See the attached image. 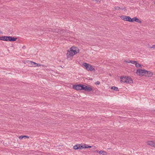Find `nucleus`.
Returning <instances> with one entry per match:
<instances>
[{
	"instance_id": "nucleus-1",
	"label": "nucleus",
	"mask_w": 155,
	"mask_h": 155,
	"mask_svg": "<svg viewBox=\"0 0 155 155\" xmlns=\"http://www.w3.org/2000/svg\"><path fill=\"white\" fill-rule=\"evenodd\" d=\"M79 52V50L76 47H71L70 50H68L67 51V59L69 58L70 57H72L73 55Z\"/></svg>"
},
{
	"instance_id": "nucleus-2",
	"label": "nucleus",
	"mask_w": 155,
	"mask_h": 155,
	"mask_svg": "<svg viewBox=\"0 0 155 155\" xmlns=\"http://www.w3.org/2000/svg\"><path fill=\"white\" fill-rule=\"evenodd\" d=\"M17 39L16 38L9 36H2L0 37V40L6 41H14Z\"/></svg>"
},
{
	"instance_id": "nucleus-3",
	"label": "nucleus",
	"mask_w": 155,
	"mask_h": 155,
	"mask_svg": "<svg viewBox=\"0 0 155 155\" xmlns=\"http://www.w3.org/2000/svg\"><path fill=\"white\" fill-rule=\"evenodd\" d=\"M146 70L144 69H139L137 70V74L140 76H143L145 75Z\"/></svg>"
},
{
	"instance_id": "nucleus-4",
	"label": "nucleus",
	"mask_w": 155,
	"mask_h": 155,
	"mask_svg": "<svg viewBox=\"0 0 155 155\" xmlns=\"http://www.w3.org/2000/svg\"><path fill=\"white\" fill-rule=\"evenodd\" d=\"M120 18L122 19L124 21H128L130 22H132L133 20H132V19H131V18L129 16L123 15L121 16L120 17Z\"/></svg>"
},
{
	"instance_id": "nucleus-5",
	"label": "nucleus",
	"mask_w": 155,
	"mask_h": 155,
	"mask_svg": "<svg viewBox=\"0 0 155 155\" xmlns=\"http://www.w3.org/2000/svg\"><path fill=\"white\" fill-rule=\"evenodd\" d=\"M145 76L148 77H150L153 75V73L150 71L146 70Z\"/></svg>"
},
{
	"instance_id": "nucleus-6",
	"label": "nucleus",
	"mask_w": 155,
	"mask_h": 155,
	"mask_svg": "<svg viewBox=\"0 0 155 155\" xmlns=\"http://www.w3.org/2000/svg\"><path fill=\"white\" fill-rule=\"evenodd\" d=\"M120 82L121 83L127 82L126 77H124V76H121L120 78Z\"/></svg>"
},
{
	"instance_id": "nucleus-7",
	"label": "nucleus",
	"mask_w": 155,
	"mask_h": 155,
	"mask_svg": "<svg viewBox=\"0 0 155 155\" xmlns=\"http://www.w3.org/2000/svg\"><path fill=\"white\" fill-rule=\"evenodd\" d=\"M73 88L77 90H81V84H79L77 85H74L73 86Z\"/></svg>"
},
{
	"instance_id": "nucleus-8",
	"label": "nucleus",
	"mask_w": 155,
	"mask_h": 155,
	"mask_svg": "<svg viewBox=\"0 0 155 155\" xmlns=\"http://www.w3.org/2000/svg\"><path fill=\"white\" fill-rule=\"evenodd\" d=\"M83 65L85 67L86 69L88 71L89 68H90V64L86 63H83Z\"/></svg>"
},
{
	"instance_id": "nucleus-9",
	"label": "nucleus",
	"mask_w": 155,
	"mask_h": 155,
	"mask_svg": "<svg viewBox=\"0 0 155 155\" xmlns=\"http://www.w3.org/2000/svg\"><path fill=\"white\" fill-rule=\"evenodd\" d=\"M126 81L127 82V83H133V80L130 77L129 78L128 77H126Z\"/></svg>"
},
{
	"instance_id": "nucleus-10",
	"label": "nucleus",
	"mask_w": 155,
	"mask_h": 155,
	"mask_svg": "<svg viewBox=\"0 0 155 155\" xmlns=\"http://www.w3.org/2000/svg\"><path fill=\"white\" fill-rule=\"evenodd\" d=\"M131 19L133 20L132 22L135 21L138 23H141V21L137 17H134L133 18H131Z\"/></svg>"
},
{
	"instance_id": "nucleus-11",
	"label": "nucleus",
	"mask_w": 155,
	"mask_h": 155,
	"mask_svg": "<svg viewBox=\"0 0 155 155\" xmlns=\"http://www.w3.org/2000/svg\"><path fill=\"white\" fill-rule=\"evenodd\" d=\"M92 89L91 87H89L85 85V90L84 91H92Z\"/></svg>"
},
{
	"instance_id": "nucleus-12",
	"label": "nucleus",
	"mask_w": 155,
	"mask_h": 155,
	"mask_svg": "<svg viewBox=\"0 0 155 155\" xmlns=\"http://www.w3.org/2000/svg\"><path fill=\"white\" fill-rule=\"evenodd\" d=\"M154 141H148L147 142V144L151 146L152 147H154Z\"/></svg>"
},
{
	"instance_id": "nucleus-13",
	"label": "nucleus",
	"mask_w": 155,
	"mask_h": 155,
	"mask_svg": "<svg viewBox=\"0 0 155 155\" xmlns=\"http://www.w3.org/2000/svg\"><path fill=\"white\" fill-rule=\"evenodd\" d=\"M96 152L97 153H99L100 154H102L103 155H105L107 154L106 152L104 151H103L102 150H101L99 151H98V150H96Z\"/></svg>"
},
{
	"instance_id": "nucleus-14",
	"label": "nucleus",
	"mask_w": 155,
	"mask_h": 155,
	"mask_svg": "<svg viewBox=\"0 0 155 155\" xmlns=\"http://www.w3.org/2000/svg\"><path fill=\"white\" fill-rule=\"evenodd\" d=\"M115 10H119L121 9L122 10H125L126 9L125 7L120 8V7L118 6H115L114 7Z\"/></svg>"
},
{
	"instance_id": "nucleus-15",
	"label": "nucleus",
	"mask_w": 155,
	"mask_h": 155,
	"mask_svg": "<svg viewBox=\"0 0 155 155\" xmlns=\"http://www.w3.org/2000/svg\"><path fill=\"white\" fill-rule=\"evenodd\" d=\"M88 71H95V69L92 66V65H91L90 64V68H89Z\"/></svg>"
},
{
	"instance_id": "nucleus-16",
	"label": "nucleus",
	"mask_w": 155,
	"mask_h": 155,
	"mask_svg": "<svg viewBox=\"0 0 155 155\" xmlns=\"http://www.w3.org/2000/svg\"><path fill=\"white\" fill-rule=\"evenodd\" d=\"M111 89H113L114 90H115L116 91H117L119 90L118 88V87H114V86L112 87L111 88Z\"/></svg>"
},
{
	"instance_id": "nucleus-17",
	"label": "nucleus",
	"mask_w": 155,
	"mask_h": 155,
	"mask_svg": "<svg viewBox=\"0 0 155 155\" xmlns=\"http://www.w3.org/2000/svg\"><path fill=\"white\" fill-rule=\"evenodd\" d=\"M79 144H77V145H76L74 146L73 148L74 150H77L78 149H79Z\"/></svg>"
},
{
	"instance_id": "nucleus-18",
	"label": "nucleus",
	"mask_w": 155,
	"mask_h": 155,
	"mask_svg": "<svg viewBox=\"0 0 155 155\" xmlns=\"http://www.w3.org/2000/svg\"><path fill=\"white\" fill-rule=\"evenodd\" d=\"M85 85L81 84V90H85Z\"/></svg>"
},
{
	"instance_id": "nucleus-19",
	"label": "nucleus",
	"mask_w": 155,
	"mask_h": 155,
	"mask_svg": "<svg viewBox=\"0 0 155 155\" xmlns=\"http://www.w3.org/2000/svg\"><path fill=\"white\" fill-rule=\"evenodd\" d=\"M135 65L136 67L137 68L141 67V65L140 64L137 63V62L136 63Z\"/></svg>"
},
{
	"instance_id": "nucleus-20",
	"label": "nucleus",
	"mask_w": 155,
	"mask_h": 155,
	"mask_svg": "<svg viewBox=\"0 0 155 155\" xmlns=\"http://www.w3.org/2000/svg\"><path fill=\"white\" fill-rule=\"evenodd\" d=\"M27 137V138H29V137H27L26 136H25V135H24V136H20V137H19V138L20 140H21L24 137Z\"/></svg>"
},
{
	"instance_id": "nucleus-21",
	"label": "nucleus",
	"mask_w": 155,
	"mask_h": 155,
	"mask_svg": "<svg viewBox=\"0 0 155 155\" xmlns=\"http://www.w3.org/2000/svg\"><path fill=\"white\" fill-rule=\"evenodd\" d=\"M91 147H92L91 146H89L87 144H85L84 146V147H85V148H91Z\"/></svg>"
},
{
	"instance_id": "nucleus-22",
	"label": "nucleus",
	"mask_w": 155,
	"mask_h": 155,
	"mask_svg": "<svg viewBox=\"0 0 155 155\" xmlns=\"http://www.w3.org/2000/svg\"><path fill=\"white\" fill-rule=\"evenodd\" d=\"M30 63L32 65H35V66L36 65V64H37V63L33 61H30Z\"/></svg>"
},
{
	"instance_id": "nucleus-23",
	"label": "nucleus",
	"mask_w": 155,
	"mask_h": 155,
	"mask_svg": "<svg viewBox=\"0 0 155 155\" xmlns=\"http://www.w3.org/2000/svg\"><path fill=\"white\" fill-rule=\"evenodd\" d=\"M79 149H81L83 148H85V147H84V146H81L80 144H79Z\"/></svg>"
},
{
	"instance_id": "nucleus-24",
	"label": "nucleus",
	"mask_w": 155,
	"mask_h": 155,
	"mask_svg": "<svg viewBox=\"0 0 155 155\" xmlns=\"http://www.w3.org/2000/svg\"><path fill=\"white\" fill-rule=\"evenodd\" d=\"M137 61H130V63L132 64H135Z\"/></svg>"
},
{
	"instance_id": "nucleus-25",
	"label": "nucleus",
	"mask_w": 155,
	"mask_h": 155,
	"mask_svg": "<svg viewBox=\"0 0 155 155\" xmlns=\"http://www.w3.org/2000/svg\"><path fill=\"white\" fill-rule=\"evenodd\" d=\"M100 84V82L99 81H97L95 82V84H96L99 85V84Z\"/></svg>"
},
{
	"instance_id": "nucleus-26",
	"label": "nucleus",
	"mask_w": 155,
	"mask_h": 155,
	"mask_svg": "<svg viewBox=\"0 0 155 155\" xmlns=\"http://www.w3.org/2000/svg\"><path fill=\"white\" fill-rule=\"evenodd\" d=\"M150 48H155V45H153L152 46L150 47Z\"/></svg>"
},
{
	"instance_id": "nucleus-27",
	"label": "nucleus",
	"mask_w": 155,
	"mask_h": 155,
	"mask_svg": "<svg viewBox=\"0 0 155 155\" xmlns=\"http://www.w3.org/2000/svg\"><path fill=\"white\" fill-rule=\"evenodd\" d=\"M124 62H126L127 63H130V60H129V61H124Z\"/></svg>"
},
{
	"instance_id": "nucleus-28",
	"label": "nucleus",
	"mask_w": 155,
	"mask_h": 155,
	"mask_svg": "<svg viewBox=\"0 0 155 155\" xmlns=\"http://www.w3.org/2000/svg\"><path fill=\"white\" fill-rule=\"evenodd\" d=\"M41 65L39 64H36V65L35 66L39 67V66H40Z\"/></svg>"
},
{
	"instance_id": "nucleus-29",
	"label": "nucleus",
	"mask_w": 155,
	"mask_h": 155,
	"mask_svg": "<svg viewBox=\"0 0 155 155\" xmlns=\"http://www.w3.org/2000/svg\"><path fill=\"white\" fill-rule=\"evenodd\" d=\"M154 147H155V141H154Z\"/></svg>"
},
{
	"instance_id": "nucleus-30",
	"label": "nucleus",
	"mask_w": 155,
	"mask_h": 155,
	"mask_svg": "<svg viewBox=\"0 0 155 155\" xmlns=\"http://www.w3.org/2000/svg\"><path fill=\"white\" fill-rule=\"evenodd\" d=\"M96 0H93V1H96Z\"/></svg>"
},
{
	"instance_id": "nucleus-31",
	"label": "nucleus",
	"mask_w": 155,
	"mask_h": 155,
	"mask_svg": "<svg viewBox=\"0 0 155 155\" xmlns=\"http://www.w3.org/2000/svg\"><path fill=\"white\" fill-rule=\"evenodd\" d=\"M154 4H155V2L154 3Z\"/></svg>"
}]
</instances>
